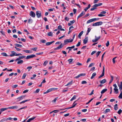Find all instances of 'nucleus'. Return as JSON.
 Segmentation results:
<instances>
[{"instance_id":"nucleus-5","label":"nucleus","mask_w":122,"mask_h":122,"mask_svg":"<svg viewBox=\"0 0 122 122\" xmlns=\"http://www.w3.org/2000/svg\"><path fill=\"white\" fill-rule=\"evenodd\" d=\"M36 56L34 54H32L30 55H29L27 56L26 59H29L31 58H32L35 57Z\"/></svg>"},{"instance_id":"nucleus-53","label":"nucleus","mask_w":122,"mask_h":122,"mask_svg":"<svg viewBox=\"0 0 122 122\" xmlns=\"http://www.w3.org/2000/svg\"><path fill=\"white\" fill-rule=\"evenodd\" d=\"M106 46L107 47L109 45V41H107V43H106Z\"/></svg>"},{"instance_id":"nucleus-13","label":"nucleus","mask_w":122,"mask_h":122,"mask_svg":"<svg viewBox=\"0 0 122 122\" xmlns=\"http://www.w3.org/2000/svg\"><path fill=\"white\" fill-rule=\"evenodd\" d=\"M62 26L61 25H60L58 26L57 29L58 30H60L61 31H65V30L63 29L62 28Z\"/></svg>"},{"instance_id":"nucleus-40","label":"nucleus","mask_w":122,"mask_h":122,"mask_svg":"<svg viewBox=\"0 0 122 122\" xmlns=\"http://www.w3.org/2000/svg\"><path fill=\"white\" fill-rule=\"evenodd\" d=\"M94 98H93L91 99L88 102H87L86 103V104H89L92 100H93V99Z\"/></svg>"},{"instance_id":"nucleus-3","label":"nucleus","mask_w":122,"mask_h":122,"mask_svg":"<svg viewBox=\"0 0 122 122\" xmlns=\"http://www.w3.org/2000/svg\"><path fill=\"white\" fill-rule=\"evenodd\" d=\"M25 97V95L22 96L17 98L16 100L17 102H19L22 100Z\"/></svg>"},{"instance_id":"nucleus-26","label":"nucleus","mask_w":122,"mask_h":122,"mask_svg":"<svg viewBox=\"0 0 122 122\" xmlns=\"http://www.w3.org/2000/svg\"><path fill=\"white\" fill-rule=\"evenodd\" d=\"M107 91V89H103L101 92V93L102 94L104 93L105 92H106Z\"/></svg>"},{"instance_id":"nucleus-2","label":"nucleus","mask_w":122,"mask_h":122,"mask_svg":"<svg viewBox=\"0 0 122 122\" xmlns=\"http://www.w3.org/2000/svg\"><path fill=\"white\" fill-rule=\"evenodd\" d=\"M73 41L72 40H70V39H66L64 41V44L66 45L68 43L71 42Z\"/></svg>"},{"instance_id":"nucleus-33","label":"nucleus","mask_w":122,"mask_h":122,"mask_svg":"<svg viewBox=\"0 0 122 122\" xmlns=\"http://www.w3.org/2000/svg\"><path fill=\"white\" fill-rule=\"evenodd\" d=\"M111 76V79L110 80V81L109 82V84H110L112 82L113 80V76Z\"/></svg>"},{"instance_id":"nucleus-49","label":"nucleus","mask_w":122,"mask_h":122,"mask_svg":"<svg viewBox=\"0 0 122 122\" xmlns=\"http://www.w3.org/2000/svg\"><path fill=\"white\" fill-rule=\"evenodd\" d=\"M7 121L6 118H4L2 119L0 121V122H4Z\"/></svg>"},{"instance_id":"nucleus-52","label":"nucleus","mask_w":122,"mask_h":122,"mask_svg":"<svg viewBox=\"0 0 122 122\" xmlns=\"http://www.w3.org/2000/svg\"><path fill=\"white\" fill-rule=\"evenodd\" d=\"M98 16L99 17H102L105 16V15L102 14L101 13L100 14L98 15Z\"/></svg>"},{"instance_id":"nucleus-35","label":"nucleus","mask_w":122,"mask_h":122,"mask_svg":"<svg viewBox=\"0 0 122 122\" xmlns=\"http://www.w3.org/2000/svg\"><path fill=\"white\" fill-rule=\"evenodd\" d=\"M1 54L3 56H8L7 55V54L5 52L1 53Z\"/></svg>"},{"instance_id":"nucleus-32","label":"nucleus","mask_w":122,"mask_h":122,"mask_svg":"<svg viewBox=\"0 0 122 122\" xmlns=\"http://www.w3.org/2000/svg\"><path fill=\"white\" fill-rule=\"evenodd\" d=\"M118 97L120 99L122 98V91H121V93L118 96Z\"/></svg>"},{"instance_id":"nucleus-24","label":"nucleus","mask_w":122,"mask_h":122,"mask_svg":"<svg viewBox=\"0 0 122 122\" xmlns=\"http://www.w3.org/2000/svg\"><path fill=\"white\" fill-rule=\"evenodd\" d=\"M15 45L16 47H22V45L18 44H15Z\"/></svg>"},{"instance_id":"nucleus-44","label":"nucleus","mask_w":122,"mask_h":122,"mask_svg":"<svg viewBox=\"0 0 122 122\" xmlns=\"http://www.w3.org/2000/svg\"><path fill=\"white\" fill-rule=\"evenodd\" d=\"M32 67L31 66H28L27 67V69H28V71H29L30 69L32 68Z\"/></svg>"},{"instance_id":"nucleus-45","label":"nucleus","mask_w":122,"mask_h":122,"mask_svg":"<svg viewBox=\"0 0 122 122\" xmlns=\"http://www.w3.org/2000/svg\"><path fill=\"white\" fill-rule=\"evenodd\" d=\"M27 107V106H25V107H23L20 108L19 109L17 110L16 111H19V110H21L22 109H25V108H26Z\"/></svg>"},{"instance_id":"nucleus-1","label":"nucleus","mask_w":122,"mask_h":122,"mask_svg":"<svg viewBox=\"0 0 122 122\" xmlns=\"http://www.w3.org/2000/svg\"><path fill=\"white\" fill-rule=\"evenodd\" d=\"M103 24V22L102 21H99L95 23L92 24L93 26H99L102 25Z\"/></svg>"},{"instance_id":"nucleus-30","label":"nucleus","mask_w":122,"mask_h":122,"mask_svg":"<svg viewBox=\"0 0 122 122\" xmlns=\"http://www.w3.org/2000/svg\"><path fill=\"white\" fill-rule=\"evenodd\" d=\"M47 35L48 36H52L53 35L52 33L51 32H50L48 33H47Z\"/></svg>"},{"instance_id":"nucleus-37","label":"nucleus","mask_w":122,"mask_h":122,"mask_svg":"<svg viewBox=\"0 0 122 122\" xmlns=\"http://www.w3.org/2000/svg\"><path fill=\"white\" fill-rule=\"evenodd\" d=\"M27 75V74L26 73H24L23 74V75L22 77V78L23 79H25V77Z\"/></svg>"},{"instance_id":"nucleus-56","label":"nucleus","mask_w":122,"mask_h":122,"mask_svg":"<svg viewBox=\"0 0 122 122\" xmlns=\"http://www.w3.org/2000/svg\"><path fill=\"white\" fill-rule=\"evenodd\" d=\"M13 118L11 117H9L6 118V120H12Z\"/></svg>"},{"instance_id":"nucleus-16","label":"nucleus","mask_w":122,"mask_h":122,"mask_svg":"<svg viewBox=\"0 0 122 122\" xmlns=\"http://www.w3.org/2000/svg\"><path fill=\"white\" fill-rule=\"evenodd\" d=\"M23 51L24 52L27 53H32V51L30 50H23Z\"/></svg>"},{"instance_id":"nucleus-10","label":"nucleus","mask_w":122,"mask_h":122,"mask_svg":"<svg viewBox=\"0 0 122 122\" xmlns=\"http://www.w3.org/2000/svg\"><path fill=\"white\" fill-rule=\"evenodd\" d=\"M76 101H75V102H74V103H73V104L72 105V107H68V108H65V109H62L61 110H64L65 109H70V108H72L76 106V104H77L76 103H75V102Z\"/></svg>"},{"instance_id":"nucleus-55","label":"nucleus","mask_w":122,"mask_h":122,"mask_svg":"<svg viewBox=\"0 0 122 122\" xmlns=\"http://www.w3.org/2000/svg\"><path fill=\"white\" fill-rule=\"evenodd\" d=\"M20 59H21L20 58V56H19L18 57V58H17L15 60V61H17L19 60Z\"/></svg>"},{"instance_id":"nucleus-43","label":"nucleus","mask_w":122,"mask_h":122,"mask_svg":"<svg viewBox=\"0 0 122 122\" xmlns=\"http://www.w3.org/2000/svg\"><path fill=\"white\" fill-rule=\"evenodd\" d=\"M95 4L96 5V6L97 7L98 6H100L102 5V3H99L97 4Z\"/></svg>"},{"instance_id":"nucleus-64","label":"nucleus","mask_w":122,"mask_h":122,"mask_svg":"<svg viewBox=\"0 0 122 122\" xmlns=\"http://www.w3.org/2000/svg\"><path fill=\"white\" fill-rule=\"evenodd\" d=\"M28 91H29L28 90H27V89L23 91V93H25L26 92H27Z\"/></svg>"},{"instance_id":"nucleus-47","label":"nucleus","mask_w":122,"mask_h":122,"mask_svg":"<svg viewBox=\"0 0 122 122\" xmlns=\"http://www.w3.org/2000/svg\"><path fill=\"white\" fill-rule=\"evenodd\" d=\"M95 64L94 63H91L90 65H89V67H92V66H93Z\"/></svg>"},{"instance_id":"nucleus-39","label":"nucleus","mask_w":122,"mask_h":122,"mask_svg":"<svg viewBox=\"0 0 122 122\" xmlns=\"http://www.w3.org/2000/svg\"><path fill=\"white\" fill-rule=\"evenodd\" d=\"M110 110L109 109H106L105 111V113H107L108 112H110Z\"/></svg>"},{"instance_id":"nucleus-46","label":"nucleus","mask_w":122,"mask_h":122,"mask_svg":"<svg viewBox=\"0 0 122 122\" xmlns=\"http://www.w3.org/2000/svg\"><path fill=\"white\" fill-rule=\"evenodd\" d=\"M48 61H46L44 62L43 65L44 66H45L47 65Z\"/></svg>"},{"instance_id":"nucleus-20","label":"nucleus","mask_w":122,"mask_h":122,"mask_svg":"<svg viewBox=\"0 0 122 122\" xmlns=\"http://www.w3.org/2000/svg\"><path fill=\"white\" fill-rule=\"evenodd\" d=\"M106 82V79H104L100 81V83L101 84H103Z\"/></svg>"},{"instance_id":"nucleus-6","label":"nucleus","mask_w":122,"mask_h":122,"mask_svg":"<svg viewBox=\"0 0 122 122\" xmlns=\"http://www.w3.org/2000/svg\"><path fill=\"white\" fill-rule=\"evenodd\" d=\"M105 70V67L104 66H103V67L102 71V74L100 75L98 77V78H100L102 77L104 75V71Z\"/></svg>"},{"instance_id":"nucleus-14","label":"nucleus","mask_w":122,"mask_h":122,"mask_svg":"<svg viewBox=\"0 0 122 122\" xmlns=\"http://www.w3.org/2000/svg\"><path fill=\"white\" fill-rule=\"evenodd\" d=\"M93 8H91V9L90 10L91 11H92L93 10L96 9H97V6H96L95 4L94 5H93Z\"/></svg>"},{"instance_id":"nucleus-15","label":"nucleus","mask_w":122,"mask_h":122,"mask_svg":"<svg viewBox=\"0 0 122 122\" xmlns=\"http://www.w3.org/2000/svg\"><path fill=\"white\" fill-rule=\"evenodd\" d=\"M118 87H119V89L121 91L122 90V82H120V84L118 85Z\"/></svg>"},{"instance_id":"nucleus-31","label":"nucleus","mask_w":122,"mask_h":122,"mask_svg":"<svg viewBox=\"0 0 122 122\" xmlns=\"http://www.w3.org/2000/svg\"><path fill=\"white\" fill-rule=\"evenodd\" d=\"M33 20L31 19H30L28 20V22L29 24H31L32 23Z\"/></svg>"},{"instance_id":"nucleus-51","label":"nucleus","mask_w":122,"mask_h":122,"mask_svg":"<svg viewBox=\"0 0 122 122\" xmlns=\"http://www.w3.org/2000/svg\"><path fill=\"white\" fill-rule=\"evenodd\" d=\"M15 48L16 49V50L18 51H20L21 50V49H20V48H17V47H16V46H15Z\"/></svg>"},{"instance_id":"nucleus-58","label":"nucleus","mask_w":122,"mask_h":122,"mask_svg":"<svg viewBox=\"0 0 122 122\" xmlns=\"http://www.w3.org/2000/svg\"><path fill=\"white\" fill-rule=\"evenodd\" d=\"M87 83L85 81H83L81 82V83L82 84H86Z\"/></svg>"},{"instance_id":"nucleus-41","label":"nucleus","mask_w":122,"mask_h":122,"mask_svg":"<svg viewBox=\"0 0 122 122\" xmlns=\"http://www.w3.org/2000/svg\"><path fill=\"white\" fill-rule=\"evenodd\" d=\"M117 58V57H115L113 58L112 59V61L113 63L114 64L115 63V59Z\"/></svg>"},{"instance_id":"nucleus-34","label":"nucleus","mask_w":122,"mask_h":122,"mask_svg":"<svg viewBox=\"0 0 122 122\" xmlns=\"http://www.w3.org/2000/svg\"><path fill=\"white\" fill-rule=\"evenodd\" d=\"M23 62V61L22 60L19 61L17 62L18 64H22Z\"/></svg>"},{"instance_id":"nucleus-29","label":"nucleus","mask_w":122,"mask_h":122,"mask_svg":"<svg viewBox=\"0 0 122 122\" xmlns=\"http://www.w3.org/2000/svg\"><path fill=\"white\" fill-rule=\"evenodd\" d=\"M96 75V73L95 72L93 73L92 74V76L91 77V79H92L93 78L94 76H95Z\"/></svg>"},{"instance_id":"nucleus-63","label":"nucleus","mask_w":122,"mask_h":122,"mask_svg":"<svg viewBox=\"0 0 122 122\" xmlns=\"http://www.w3.org/2000/svg\"><path fill=\"white\" fill-rule=\"evenodd\" d=\"M21 40L24 42H25L26 41V40L23 38H21L20 39Z\"/></svg>"},{"instance_id":"nucleus-21","label":"nucleus","mask_w":122,"mask_h":122,"mask_svg":"<svg viewBox=\"0 0 122 122\" xmlns=\"http://www.w3.org/2000/svg\"><path fill=\"white\" fill-rule=\"evenodd\" d=\"M83 31H81L78 35V37L79 38H81V36L83 34Z\"/></svg>"},{"instance_id":"nucleus-60","label":"nucleus","mask_w":122,"mask_h":122,"mask_svg":"<svg viewBox=\"0 0 122 122\" xmlns=\"http://www.w3.org/2000/svg\"><path fill=\"white\" fill-rule=\"evenodd\" d=\"M91 58H88L87 59V61L86 63H88L91 60Z\"/></svg>"},{"instance_id":"nucleus-12","label":"nucleus","mask_w":122,"mask_h":122,"mask_svg":"<svg viewBox=\"0 0 122 122\" xmlns=\"http://www.w3.org/2000/svg\"><path fill=\"white\" fill-rule=\"evenodd\" d=\"M11 52L12 54L10 55H9L10 56V57H13L15 56H16V53L14 51H11Z\"/></svg>"},{"instance_id":"nucleus-48","label":"nucleus","mask_w":122,"mask_h":122,"mask_svg":"<svg viewBox=\"0 0 122 122\" xmlns=\"http://www.w3.org/2000/svg\"><path fill=\"white\" fill-rule=\"evenodd\" d=\"M46 41L45 40H41V42L43 43H45L46 42Z\"/></svg>"},{"instance_id":"nucleus-17","label":"nucleus","mask_w":122,"mask_h":122,"mask_svg":"<svg viewBox=\"0 0 122 122\" xmlns=\"http://www.w3.org/2000/svg\"><path fill=\"white\" fill-rule=\"evenodd\" d=\"M94 21V18L88 20L87 22L86 23L88 24Z\"/></svg>"},{"instance_id":"nucleus-50","label":"nucleus","mask_w":122,"mask_h":122,"mask_svg":"<svg viewBox=\"0 0 122 122\" xmlns=\"http://www.w3.org/2000/svg\"><path fill=\"white\" fill-rule=\"evenodd\" d=\"M122 112V110L120 109L117 112V113L119 114H120Z\"/></svg>"},{"instance_id":"nucleus-4","label":"nucleus","mask_w":122,"mask_h":122,"mask_svg":"<svg viewBox=\"0 0 122 122\" xmlns=\"http://www.w3.org/2000/svg\"><path fill=\"white\" fill-rule=\"evenodd\" d=\"M36 15L38 18L41 17V14L40 11H38L36 12Z\"/></svg>"},{"instance_id":"nucleus-7","label":"nucleus","mask_w":122,"mask_h":122,"mask_svg":"<svg viewBox=\"0 0 122 122\" xmlns=\"http://www.w3.org/2000/svg\"><path fill=\"white\" fill-rule=\"evenodd\" d=\"M100 38V36L97 37L96 36H95V39L92 40V41L93 42H95L97 41Z\"/></svg>"},{"instance_id":"nucleus-57","label":"nucleus","mask_w":122,"mask_h":122,"mask_svg":"<svg viewBox=\"0 0 122 122\" xmlns=\"http://www.w3.org/2000/svg\"><path fill=\"white\" fill-rule=\"evenodd\" d=\"M81 44V42H79L78 43V44L76 45V46L77 47H78Z\"/></svg>"},{"instance_id":"nucleus-27","label":"nucleus","mask_w":122,"mask_h":122,"mask_svg":"<svg viewBox=\"0 0 122 122\" xmlns=\"http://www.w3.org/2000/svg\"><path fill=\"white\" fill-rule=\"evenodd\" d=\"M51 88L49 89L48 90H47L46 92H44V94H46L48 93H49V92L51 91Z\"/></svg>"},{"instance_id":"nucleus-28","label":"nucleus","mask_w":122,"mask_h":122,"mask_svg":"<svg viewBox=\"0 0 122 122\" xmlns=\"http://www.w3.org/2000/svg\"><path fill=\"white\" fill-rule=\"evenodd\" d=\"M29 100H24L23 101H22L21 102H20L19 103L20 104H21V103H24L25 102H26L29 101Z\"/></svg>"},{"instance_id":"nucleus-36","label":"nucleus","mask_w":122,"mask_h":122,"mask_svg":"<svg viewBox=\"0 0 122 122\" xmlns=\"http://www.w3.org/2000/svg\"><path fill=\"white\" fill-rule=\"evenodd\" d=\"M76 97V95H74V96L71 99V101H72L73 100L75 99Z\"/></svg>"},{"instance_id":"nucleus-62","label":"nucleus","mask_w":122,"mask_h":122,"mask_svg":"<svg viewBox=\"0 0 122 122\" xmlns=\"http://www.w3.org/2000/svg\"><path fill=\"white\" fill-rule=\"evenodd\" d=\"M58 98V97L55 98L52 101L54 102H56V100H57V99Z\"/></svg>"},{"instance_id":"nucleus-23","label":"nucleus","mask_w":122,"mask_h":122,"mask_svg":"<svg viewBox=\"0 0 122 122\" xmlns=\"http://www.w3.org/2000/svg\"><path fill=\"white\" fill-rule=\"evenodd\" d=\"M114 90L116 94H117L118 93V89L117 88H114Z\"/></svg>"},{"instance_id":"nucleus-54","label":"nucleus","mask_w":122,"mask_h":122,"mask_svg":"<svg viewBox=\"0 0 122 122\" xmlns=\"http://www.w3.org/2000/svg\"><path fill=\"white\" fill-rule=\"evenodd\" d=\"M86 75V73H81L79 74V75L80 76H85Z\"/></svg>"},{"instance_id":"nucleus-59","label":"nucleus","mask_w":122,"mask_h":122,"mask_svg":"<svg viewBox=\"0 0 122 122\" xmlns=\"http://www.w3.org/2000/svg\"><path fill=\"white\" fill-rule=\"evenodd\" d=\"M69 18H68L67 17H65V20H66V21H68L69 20Z\"/></svg>"},{"instance_id":"nucleus-38","label":"nucleus","mask_w":122,"mask_h":122,"mask_svg":"<svg viewBox=\"0 0 122 122\" xmlns=\"http://www.w3.org/2000/svg\"><path fill=\"white\" fill-rule=\"evenodd\" d=\"M101 51H98L96 53V55L97 57L99 55Z\"/></svg>"},{"instance_id":"nucleus-61","label":"nucleus","mask_w":122,"mask_h":122,"mask_svg":"<svg viewBox=\"0 0 122 122\" xmlns=\"http://www.w3.org/2000/svg\"><path fill=\"white\" fill-rule=\"evenodd\" d=\"M37 49V48L36 47L34 48H32L31 49V50H33L34 51H36Z\"/></svg>"},{"instance_id":"nucleus-8","label":"nucleus","mask_w":122,"mask_h":122,"mask_svg":"<svg viewBox=\"0 0 122 122\" xmlns=\"http://www.w3.org/2000/svg\"><path fill=\"white\" fill-rule=\"evenodd\" d=\"M29 14L30 16L33 17H35V13L33 11H30Z\"/></svg>"},{"instance_id":"nucleus-19","label":"nucleus","mask_w":122,"mask_h":122,"mask_svg":"<svg viewBox=\"0 0 122 122\" xmlns=\"http://www.w3.org/2000/svg\"><path fill=\"white\" fill-rule=\"evenodd\" d=\"M54 42V41H53L50 42H47L46 43V46H49L52 44Z\"/></svg>"},{"instance_id":"nucleus-11","label":"nucleus","mask_w":122,"mask_h":122,"mask_svg":"<svg viewBox=\"0 0 122 122\" xmlns=\"http://www.w3.org/2000/svg\"><path fill=\"white\" fill-rule=\"evenodd\" d=\"M63 46L62 45V44L61 43L60 45L58 46L56 48H55L54 50H56L60 49L62 48Z\"/></svg>"},{"instance_id":"nucleus-22","label":"nucleus","mask_w":122,"mask_h":122,"mask_svg":"<svg viewBox=\"0 0 122 122\" xmlns=\"http://www.w3.org/2000/svg\"><path fill=\"white\" fill-rule=\"evenodd\" d=\"M7 109H8L7 108H5L1 109H0V112H1V113L2 112L5 111V110H7Z\"/></svg>"},{"instance_id":"nucleus-9","label":"nucleus","mask_w":122,"mask_h":122,"mask_svg":"<svg viewBox=\"0 0 122 122\" xmlns=\"http://www.w3.org/2000/svg\"><path fill=\"white\" fill-rule=\"evenodd\" d=\"M85 12L84 11H82L81 14L78 16L77 19H78L83 16L85 14Z\"/></svg>"},{"instance_id":"nucleus-18","label":"nucleus","mask_w":122,"mask_h":122,"mask_svg":"<svg viewBox=\"0 0 122 122\" xmlns=\"http://www.w3.org/2000/svg\"><path fill=\"white\" fill-rule=\"evenodd\" d=\"M35 117H34L29 118L28 120H27L26 122H30L31 121L34 120Z\"/></svg>"},{"instance_id":"nucleus-42","label":"nucleus","mask_w":122,"mask_h":122,"mask_svg":"<svg viewBox=\"0 0 122 122\" xmlns=\"http://www.w3.org/2000/svg\"><path fill=\"white\" fill-rule=\"evenodd\" d=\"M73 60L72 59H70L68 60V61L69 62V63L70 64L71 62Z\"/></svg>"},{"instance_id":"nucleus-25","label":"nucleus","mask_w":122,"mask_h":122,"mask_svg":"<svg viewBox=\"0 0 122 122\" xmlns=\"http://www.w3.org/2000/svg\"><path fill=\"white\" fill-rule=\"evenodd\" d=\"M118 108V107H117V105L116 104L114 105V109L115 110H117Z\"/></svg>"}]
</instances>
